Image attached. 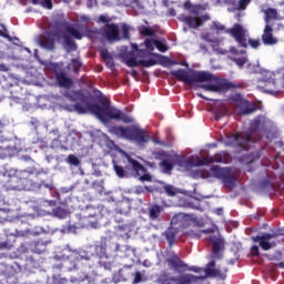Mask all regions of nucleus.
Here are the masks:
<instances>
[{"mask_svg": "<svg viewBox=\"0 0 284 284\" xmlns=\"http://www.w3.org/2000/svg\"><path fill=\"white\" fill-rule=\"evenodd\" d=\"M150 190L148 186H136L135 194H145Z\"/></svg>", "mask_w": 284, "mask_h": 284, "instance_id": "6e6d98bb", "label": "nucleus"}, {"mask_svg": "<svg viewBox=\"0 0 284 284\" xmlns=\"http://www.w3.org/2000/svg\"><path fill=\"white\" fill-rule=\"evenodd\" d=\"M229 101H232L237 108H241L247 100L243 98L241 93H235L229 98Z\"/></svg>", "mask_w": 284, "mask_h": 284, "instance_id": "473e14b6", "label": "nucleus"}, {"mask_svg": "<svg viewBox=\"0 0 284 284\" xmlns=\"http://www.w3.org/2000/svg\"><path fill=\"white\" fill-rule=\"evenodd\" d=\"M251 256H261V251H258V246L257 245H253L251 247Z\"/></svg>", "mask_w": 284, "mask_h": 284, "instance_id": "603ef678", "label": "nucleus"}, {"mask_svg": "<svg viewBox=\"0 0 284 284\" xmlns=\"http://www.w3.org/2000/svg\"><path fill=\"white\" fill-rule=\"evenodd\" d=\"M142 276H141V272H136L135 273V276H134V280H133V283L136 284V283H141L142 281Z\"/></svg>", "mask_w": 284, "mask_h": 284, "instance_id": "13d9d810", "label": "nucleus"}, {"mask_svg": "<svg viewBox=\"0 0 284 284\" xmlns=\"http://www.w3.org/2000/svg\"><path fill=\"white\" fill-rule=\"evenodd\" d=\"M0 72H10V68H8V65L1 63L0 64Z\"/></svg>", "mask_w": 284, "mask_h": 284, "instance_id": "e2e57ef3", "label": "nucleus"}, {"mask_svg": "<svg viewBox=\"0 0 284 284\" xmlns=\"http://www.w3.org/2000/svg\"><path fill=\"white\" fill-rule=\"evenodd\" d=\"M209 241L212 243V258L221 261L223 258V250L225 248V242L222 237L216 235H210Z\"/></svg>", "mask_w": 284, "mask_h": 284, "instance_id": "dca6fc26", "label": "nucleus"}, {"mask_svg": "<svg viewBox=\"0 0 284 284\" xmlns=\"http://www.w3.org/2000/svg\"><path fill=\"white\" fill-rule=\"evenodd\" d=\"M184 10H192V2L190 0L184 2Z\"/></svg>", "mask_w": 284, "mask_h": 284, "instance_id": "680f3d73", "label": "nucleus"}, {"mask_svg": "<svg viewBox=\"0 0 284 284\" xmlns=\"http://www.w3.org/2000/svg\"><path fill=\"white\" fill-rule=\"evenodd\" d=\"M169 263L170 267L173 270H185L187 267V264L176 255V253H172L171 256L166 260Z\"/></svg>", "mask_w": 284, "mask_h": 284, "instance_id": "5701e85b", "label": "nucleus"}, {"mask_svg": "<svg viewBox=\"0 0 284 284\" xmlns=\"http://www.w3.org/2000/svg\"><path fill=\"white\" fill-rule=\"evenodd\" d=\"M92 187H94V190H97V187H100V189H102L103 186L101 185V183L100 182H93L92 183Z\"/></svg>", "mask_w": 284, "mask_h": 284, "instance_id": "338daca9", "label": "nucleus"}, {"mask_svg": "<svg viewBox=\"0 0 284 284\" xmlns=\"http://www.w3.org/2000/svg\"><path fill=\"white\" fill-rule=\"evenodd\" d=\"M172 223H178L180 227H187L190 223H194V217L190 214L179 213L173 217Z\"/></svg>", "mask_w": 284, "mask_h": 284, "instance_id": "4be33fe9", "label": "nucleus"}, {"mask_svg": "<svg viewBox=\"0 0 284 284\" xmlns=\"http://www.w3.org/2000/svg\"><path fill=\"white\" fill-rule=\"evenodd\" d=\"M170 74L171 77H174V79H178V81H181V83H185V85H194V83H207L200 87L205 92L219 93L243 88V84L220 78L210 71H186L185 69H179L171 71Z\"/></svg>", "mask_w": 284, "mask_h": 284, "instance_id": "f03ea898", "label": "nucleus"}, {"mask_svg": "<svg viewBox=\"0 0 284 284\" xmlns=\"http://www.w3.org/2000/svg\"><path fill=\"white\" fill-rule=\"evenodd\" d=\"M272 186V180L270 179V176L265 178L262 182H261V187L263 190L271 187Z\"/></svg>", "mask_w": 284, "mask_h": 284, "instance_id": "09e8293b", "label": "nucleus"}, {"mask_svg": "<svg viewBox=\"0 0 284 284\" xmlns=\"http://www.w3.org/2000/svg\"><path fill=\"white\" fill-rule=\"evenodd\" d=\"M184 23L189 26L192 30H196V28H201L205 21H210L209 16H202V17H192V16H185L183 19Z\"/></svg>", "mask_w": 284, "mask_h": 284, "instance_id": "aec40b11", "label": "nucleus"}, {"mask_svg": "<svg viewBox=\"0 0 284 284\" xmlns=\"http://www.w3.org/2000/svg\"><path fill=\"white\" fill-rule=\"evenodd\" d=\"M140 34H142L143 37H154V30L152 28L149 27H144L141 31Z\"/></svg>", "mask_w": 284, "mask_h": 284, "instance_id": "a18cd8bd", "label": "nucleus"}, {"mask_svg": "<svg viewBox=\"0 0 284 284\" xmlns=\"http://www.w3.org/2000/svg\"><path fill=\"white\" fill-rule=\"evenodd\" d=\"M52 216H54L55 219H68V216H70V211L58 206L52 210Z\"/></svg>", "mask_w": 284, "mask_h": 284, "instance_id": "7c9ffc66", "label": "nucleus"}, {"mask_svg": "<svg viewBox=\"0 0 284 284\" xmlns=\"http://www.w3.org/2000/svg\"><path fill=\"white\" fill-rule=\"evenodd\" d=\"M9 241H12V243H9V247H14V243H17V236L10 235Z\"/></svg>", "mask_w": 284, "mask_h": 284, "instance_id": "052dcab7", "label": "nucleus"}, {"mask_svg": "<svg viewBox=\"0 0 284 284\" xmlns=\"http://www.w3.org/2000/svg\"><path fill=\"white\" fill-rule=\"evenodd\" d=\"M113 170L119 179H125L126 172L123 166L119 165L116 162H113Z\"/></svg>", "mask_w": 284, "mask_h": 284, "instance_id": "f704fd0d", "label": "nucleus"}, {"mask_svg": "<svg viewBox=\"0 0 284 284\" xmlns=\"http://www.w3.org/2000/svg\"><path fill=\"white\" fill-rule=\"evenodd\" d=\"M214 267H216V261L212 260L204 268L205 275L212 277L221 276V270Z\"/></svg>", "mask_w": 284, "mask_h": 284, "instance_id": "393cba45", "label": "nucleus"}, {"mask_svg": "<svg viewBox=\"0 0 284 284\" xmlns=\"http://www.w3.org/2000/svg\"><path fill=\"white\" fill-rule=\"evenodd\" d=\"M161 212H163V207L159 204H154L149 209V219L151 221H156L159 216H161Z\"/></svg>", "mask_w": 284, "mask_h": 284, "instance_id": "c85d7f7f", "label": "nucleus"}, {"mask_svg": "<svg viewBox=\"0 0 284 284\" xmlns=\"http://www.w3.org/2000/svg\"><path fill=\"white\" fill-rule=\"evenodd\" d=\"M101 57H102V59H106V60L112 58L110 55V52L106 49L101 51Z\"/></svg>", "mask_w": 284, "mask_h": 284, "instance_id": "bf43d9fd", "label": "nucleus"}, {"mask_svg": "<svg viewBox=\"0 0 284 284\" xmlns=\"http://www.w3.org/2000/svg\"><path fill=\"white\" fill-rule=\"evenodd\" d=\"M105 63H106V68H109L110 70H114L115 64L112 58L106 59Z\"/></svg>", "mask_w": 284, "mask_h": 284, "instance_id": "4d7b16f0", "label": "nucleus"}, {"mask_svg": "<svg viewBox=\"0 0 284 284\" xmlns=\"http://www.w3.org/2000/svg\"><path fill=\"white\" fill-rule=\"evenodd\" d=\"M235 63L240 68H243V65H245V63H247V58H237V59H235Z\"/></svg>", "mask_w": 284, "mask_h": 284, "instance_id": "864d4df0", "label": "nucleus"}, {"mask_svg": "<svg viewBox=\"0 0 284 284\" xmlns=\"http://www.w3.org/2000/svg\"><path fill=\"white\" fill-rule=\"evenodd\" d=\"M215 230L214 229H206V230H201L199 233H195L196 239H201L203 234H214Z\"/></svg>", "mask_w": 284, "mask_h": 284, "instance_id": "de8ad7c7", "label": "nucleus"}, {"mask_svg": "<svg viewBox=\"0 0 284 284\" xmlns=\"http://www.w3.org/2000/svg\"><path fill=\"white\" fill-rule=\"evenodd\" d=\"M261 126V118H256L251 123V131L246 135H241L239 133L232 134L230 136V144L234 148H240V150H245L247 143H258L263 136L258 128Z\"/></svg>", "mask_w": 284, "mask_h": 284, "instance_id": "39448f33", "label": "nucleus"}, {"mask_svg": "<svg viewBox=\"0 0 284 284\" xmlns=\"http://www.w3.org/2000/svg\"><path fill=\"white\" fill-rule=\"evenodd\" d=\"M155 48L160 52H168V45L165 43H163V41H161V40H155Z\"/></svg>", "mask_w": 284, "mask_h": 284, "instance_id": "37998d69", "label": "nucleus"}, {"mask_svg": "<svg viewBox=\"0 0 284 284\" xmlns=\"http://www.w3.org/2000/svg\"><path fill=\"white\" fill-rule=\"evenodd\" d=\"M213 176L215 179H220L225 187H235L236 179L232 173V169L230 168H220L219 165H214L210 169Z\"/></svg>", "mask_w": 284, "mask_h": 284, "instance_id": "ddd939ff", "label": "nucleus"}, {"mask_svg": "<svg viewBox=\"0 0 284 284\" xmlns=\"http://www.w3.org/2000/svg\"><path fill=\"white\" fill-rule=\"evenodd\" d=\"M190 272H195V274H199V272H201V267L197 266H192L189 268Z\"/></svg>", "mask_w": 284, "mask_h": 284, "instance_id": "0e129e2a", "label": "nucleus"}, {"mask_svg": "<svg viewBox=\"0 0 284 284\" xmlns=\"http://www.w3.org/2000/svg\"><path fill=\"white\" fill-rule=\"evenodd\" d=\"M69 101L75 103L73 105L74 112L78 114H94L100 119L103 123H108V121H122V123H134V118L128 115V113L119 110L115 106H112V102L108 98H101L99 105L98 103H92L90 101V97L85 95L81 91H73L72 94H65Z\"/></svg>", "mask_w": 284, "mask_h": 284, "instance_id": "f257e3e1", "label": "nucleus"}, {"mask_svg": "<svg viewBox=\"0 0 284 284\" xmlns=\"http://www.w3.org/2000/svg\"><path fill=\"white\" fill-rule=\"evenodd\" d=\"M250 1H251V0H240V1H239V8H240V10H245V8H247V6H250Z\"/></svg>", "mask_w": 284, "mask_h": 284, "instance_id": "5fc2aeb1", "label": "nucleus"}, {"mask_svg": "<svg viewBox=\"0 0 284 284\" xmlns=\"http://www.w3.org/2000/svg\"><path fill=\"white\" fill-rule=\"evenodd\" d=\"M12 190L30 192L37 187V181L32 178L31 169L20 171L10 179Z\"/></svg>", "mask_w": 284, "mask_h": 284, "instance_id": "6e6552de", "label": "nucleus"}, {"mask_svg": "<svg viewBox=\"0 0 284 284\" xmlns=\"http://www.w3.org/2000/svg\"><path fill=\"white\" fill-rule=\"evenodd\" d=\"M33 6H42L47 10H52V0H32Z\"/></svg>", "mask_w": 284, "mask_h": 284, "instance_id": "c9c22d12", "label": "nucleus"}, {"mask_svg": "<svg viewBox=\"0 0 284 284\" xmlns=\"http://www.w3.org/2000/svg\"><path fill=\"white\" fill-rule=\"evenodd\" d=\"M262 41L264 45H276L278 43V39L274 38V29L272 28V26L266 24L264 27Z\"/></svg>", "mask_w": 284, "mask_h": 284, "instance_id": "412c9836", "label": "nucleus"}, {"mask_svg": "<svg viewBox=\"0 0 284 284\" xmlns=\"http://www.w3.org/2000/svg\"><path fill=\"white\" fill-rule=\"evenodd\" d=\"M51 68H52L53 72H55V81H57L59 88H65L67 90H70V88H72V85H74V81H72V79L69 78L68 74H65V72H63V71L57 72L59 64L53 63V64H51Z\"/></svg>", "mask_w": 284, "mask_h": 284, "instance_id": "f3484780", "label": "nucleus"}, {"mask_svg": "<svg viewBox=\"0 0 284 284\" xmlns=\"http://www.w3.org/2000/svg\"><path fill=\"white\" fill-rule=\"evenodd\" d=\"M173 162L180 168H201V158L199 156H192L186 159L183 155H175Z\"/></svg>", "mask_w": 284, "mask_h": 284, "instance_id": "a211bd4d", "label": "nucleus"}, {"mask_svg": "<svg viewBox=\"0 0 284 284\" xmlns=\"http://www.w3.org/2000/svg\"><path fill=\"white\" fill-rule=\"evenodd\" d=\"M277 81H280V79L283 80V84L282 88H284V68H281L276 73H275Z\"/></svg>", "mask_w": 284, "mask_h": 284, "instance_id": "8fccbe9b", "label": "nucleus"}, {"mask_svg": "<svg viewBox=\"0 0 284 284\" xmlns=\"http://www.w3.org/2000/svg\"><path fill=\"white\" fill-rule=\"evenodd\" d=\"M161 168H163V170L165 172H172V170H174V164H172V162H170V160H163L160 163Z\"/></svg>", "mask_w": 284, "mask_h": 284, "instance_id": "ea45409f", "label": "nucleus"}, {"mask_svg": "<svg viewBox=\"0 0 284 284\" xmlns=\"http://www.w3.org/2000/svg\"><path fill=\"white\" fill-rule=\"evenodd\" d=\"M248 45H251V48H253V50H257V48H261V40L248 39Z\"/></svg>", "mask_w": 284, "mask_h": 284, "instance_id": "49530a36", "label": "nucleus"}, {"mask_svg": "<svg viewBox=\"0 0 284 284\" xmlns=\"http://www.w3.org/2000/svg\"><path fill=\"white\" fill-rule=\"evenodd\" d=\"M163 189L168 196H176V187H174L173 185L165 184Z\"/></svg>", "mask_w": 284, "mask_h": 284, "instance_id": "58836bf2", "label": "nucleus"}, {"mask_svg": "<svg viewBox=\"0 0 284 284\" xmlns=\"http://www.w3.org/2000/svg\"><path fill=\"white\" fill-rule=\"evenodd\" d=\"M68 163H70V165H80L81 161H79V158H77L74 154H70L68 155L67 159Z\"/></svg>", "mask_w": 284, "mask_h": 284, "instance_id": "c03bdc74", "label": "nucleus"}, {"mask_svg": "<svg viewBox=\"0 0 284 284\" xmlns=\"http://www.w3.org/2000/svg\"><path fill=\"white\" fill-rule=\"evenodd\" d=\"M278 236H284L283 233L281 232H275V233H263L262 235H255L252 236L253 243H258L260 247L264 252H268V250H274L276 245H278L280 241H274L278 239Z\"/></svg>", "mask_w": 284, "mask_h": 284, "instance_id": "f8f14e48", "label": "nucleus"}, {"mask_svg": "<svg viewBox=\"0 0 284 284\" xmlns=\"http://www.w3.org/2000/svg\"><path fill=\"white\" fill-rule=\"evenodd\" d=\"M210 163H223V155L217 153L213 156L200 158V165H210Z\"/></svg>", "mask_w": 284, "mask_h": 284, "instance_id": "a878e982", "label": "nucleus"}, {"mask_svg": "<svg viewBox=\"0 0 284 284\" xmlns=\"http://www.w3.org/2000/svg\"><path fill=\"white\" fill-rule=\"evenodd\" d=\"M212 28L213 30H216V32L231 34V37L239 43L240 48H247V31L243 29V26L235 23L231 29L225 30V26L220 22H213Z\"/></svg>", "mask_w": 284, "mask_h": 284, "instance_id": "1a4fd4ad", "label": "nucleus"}, {"mask_svg": "<svg viewBox=\"0 0 284 284\" xmlns=\"http://www.w3.org/2000/svg\"><path fill=\"white\" fill-rule=\"evenodd\" d=\"M109 132L110 134L118 136V139H124V141L136 143V145H145V143L150 142L148 132L136 124L130 126L112 125L110 126Z\"/></svg>", "mask_w": 284, "mask_h": 284, "instance_id": "20e7f679", "label": "nucleus"}, {"mask_svg": "<svg viewBox=\"0 0 284 284\" xmlns=\"http://www.w3.org/2000/svg\"><path fill=\"white\" fill-rule=\"evenodd\" d=\"M192 179L199 180V179H210V171L207 170H193L191 172Z\"/></svg>", "mask_w": 284, "mask_h": 284, "instance_id": "2f4dec72", "label": "nucleus"}, {"mask_svg": "<svg viewBox=\"0 0 284 284\" xmlns=\"http://www.w3.org/2000/svg\"><path fill=\"white\" fill-rule=\"evenodd\" d=\"M69 281L65 277H61V275H53L51 280V284H68Z\"/></svg>", "mask_w": 284, "mask_h": 284, "instance_id": "a19ab883", "label": "nucleus"}, {"mask_svg": "<svg viewBox=\"0 0 284 284\" xmlns=\"http://www.w3.org/2000/svg\"><path fill=\"white\" fill-rule=\"evenodd\" d=\"M100 23H104L103 27L100 28V34L108 39V41H121L119 37V26L116 23H111L112 19L108 16H99Z\"/></svg>", "mask_w": 284, "mask_h": 284, "instance_id": "9b49d317", "label": "nucleus"}, {"mask_svg": "<svg viewBox=\"0 0 284 284\" xmlns=\"http://www.w3.org/2000/svg\"><path fill=\"white\" fill-rule=\"evenodd\" d=\"M81 65H83V63H81V60H79V59L71 60V68L74 72V74H79V72H81Z\"/></svg>", "mask_w": 284, "mask_h": 284, "instance_id": "e433bc0d", "label": "nucleus"}, {"mask_svg": "<svg viewBox=\"0 0 284 284\" xmlns=\"http://www.w3.org/2000/svg\"><path fill=\"white\" fill-rule=\"evenodd\" d=\"M265 17L264 21L266 26H270V21H276L278 19V11L274 8H267L266 10H263Z\"/></svg>", "mask_w": 284, "mask_h": 284, "instance_id": "bb28decb", "label": "nucleus"}, {"mask_svg": "<svg viewBox=\"0 0 284 284\" xmlns=\"http://www.w3.org/2000/svg\"><path fill=\"white\" fill-rule=\"evenodd\" d=\"M215 214L221 216V214H223V210L221 207L215 209Z\"/></svg>", "mask_w": 284, "mask_h": 284, "instance_id": "774afa93", "label": "nucleus"}, {"mask_svg": "<svg viewBox=\"0 0 284 284\" xmlns=\"http://www.w3.org/2000/svg\"><path fill=\"white\" fill-rule=\"evenodd\" d=\"M92 254L80 251L74 257H68L60 264L54 265L55 270H64V272H74V270H84V267H92Z\"/></svg>", "mask_w": 284, "mask_h": 284, "instance_id": "423d86ee", "label": "nucleus"}, {"mask_svg": "<svg viewBox=\"0 0 284 284\" xmlns=\"http://www.w3.org/2000/svg\"><path fill=\"white\" fill-rule=\"evenodd\" d=\"M156 40H152V39H146L144 41V45L146 48V52H152L154 51V45H155ZM150 50V51H149Z\"/></svg>", "mask_w": 284, "mask_h": 284, "instance_id": "79ce46f5", "label": "nucleus"}, {"mask_svg": "<svg viewBox=\"0 0 284 284\" xmlns=\"http://www.w3.org/2000/svg\"><path fill=\"white\" fill-rule=\"evenodd\" d=\"M258 89L262 90L265 94H272L276 97L283 90V83L278 81V78L275 73L272 74L267 80H264L262 84L258 85Z\"/></svg>", "mask_w": 284, "mask_h": 284, "instance_id": "4468645a", "label": "nucleus"}, {"mask_svg": "<svg viewBox=\"0 0 284 284\" xmlns=\"http://www.w3.org/2000/svg\"><path fill=\"white\" fill-rule=\"evenodd\" d=\"M241 114H253V112H256V104L251 103L250 101H245L242 106H240Z\"/></svg>", "mask_w": 284, "mask_h": 284, "instance_id": "c756f323", "label": "nucleus"}, {"mask_svg": "<svg viewBox=\"0 0 284 284\" xmlns=\"http://www.w3.org/2000/svg\"><path fill=\"white\" fill-rule=\"evenodd\" d=\"M160 156H163L164 159H170L171 155L165 151H161Z\"/></svg>", "mask_w": 284, "mask_h": 284, "instance_id": "69168bd1", "label": "nucleus"}, {"mask_svg": "<svg viewBox=\"0 0 284 284\" xmlns=\"http://www.w3.org/2000/svg\"><path fill=\"white\" fill-rule=\"evenodd\" d=\"M95 255L98 258H108V244L105 242L95 245Z\"/></svg>", "mask_w": 284, "mask_h": 284, "instance_id": "cd10ccee", "label": "nucleus"}, {"mask_svg": "<svg viewBox=\"0 0 284 284\" xmlns=\"http://www.w3.org/2000/svg\"><path fill=\"white\" fill-rule=\"evenodd\" d=\"M123 39H130V28L128 26L122 27Z\"/></svg>", "mask_w": 284, "mask_h": 284, "instance_id": "3c124183", "label": "nucleus"}, {"mask_svg": "<svg viewBox=\"0 0 284 284\" xmlns=\"http://www.w3.org/2000/svg\"><path fill=\"white\" fill-rule=\"evenodd\" d=\"M205 276H196L194 274H183L180 276H172L170 273H163L159 276V284H193L197 281H204Z\"/></svg>", "mask_w": 284, "mask_h": 284, "instance_id": "9d476101", "label": "nucleus"}, {"mask_svg": "<svg viewBox=\"0 0 284 284\" xmlns=\"http://www.w3.org/2000/svg\"><path fill=\"white\" fill-rule=\"evenodd\" d=\"M165 239H166L170 247H172V245H174V243L176 242V231L174 229H169L165 232Z\"/></svg>", "mask_w": 284, "mask_h": 284, "instance_id": "72a5a7b5", "label": "nucleus"}, {"mask_svg": "<svg viewBox=\"0 0 284 284\" xmlns=\"http://www.w3.org/2000/svg\"><path fill=\"white\" fill-rule=\"evenodd\" d=\"M31 175L33 178V181H36V187L37 185H43L44 187H50V184H47L48 181H50V173L43 169L37 170L34 168H31Z\"/></svg>", "mask_w": 284, "mask_h": 284, "instance_id": "6ab92c4d", "label": "nucleus"}, {"mask_svg": "<svg viewBox=\"0 0 284 284\" xmlns=\"http://www.w3.org/2000/svg\"><path fill=\"white\" fill-rule=\"evenodd\" d=\"M134 50H136L138 57H140L141 60H136L134 51L129 52L124 57L125 65H128V68H139V65H142V68H152L159 63V60L154 59V53L148 50H139L138 45L134 47Z\"/></svg>", "mask_w": 284, "mask_h": 284, "instance_id": "0eeeda50", "label": "nucleus"}, {"mask_svg": "<svg viewBox=\"0 0 284 284\" xmlns=\"http://www.w3.org/2000/svg\"><path fill=\"white\" fill-rule=\"evenodd\" d=\"M128 163L131 165L132 171L134 172V176H139L142 182L152 183V175L148 173V169L138 160L128 156Z\"/></svg>", "mask_w": 284, "mask_h": 284, "instance_id": "2eb2a0df", "label": "nucleus"}, {"mask_svg": "<svg viewBox=\"0 0 284 284\" xmlns=\"http://www.w3.org/2000/svg\"><path fill=\"white\" fill-rule=\"evenodd\" d=\"M64 30L65 32H68V34H70V37H72V39H77L78 41H81L83 39V34H81V31H79V29L72 27L71 23L68 22V20L59 19L53 21V23L50 24L48 30L40 38L41 48L52 52V50L57 48V41H61V39H63Z\"/></svg>", "mask_w": 284, "mask_h": 284, "instance_id": "7ed1b4c3", "label": "nucleus"}, {"mask_svg": "<svg viewBox=\"0 0 284 284\" xmlns=\"http://www.w3.org/2000/svg\"><path fill=\"white\" fill-rule=\"evenodd\" d=\"M62 39L64 41L67 52H77V42H74L70 33L65 34V31H63Z\"/></svg>", "mask_w": 284, "mask_h": 284, "instance_id": "b1692460", "label": "nucleus"}, {"mask_svg": "<svg viewBox=\"0 0 284 284\" xmlns=\"http://www.w3.org/2000/svg\"><path fill=\"white\" fill-rule=\"evenodd\" d=\"M44 251H45V243L41 241L34 242L33 252H36V254H43Z\"/></svg>", "mask_w": 284, "mask_h": 284, "instance_id": "4c0bfd02", "label": "nucleus"}]
</instances>
